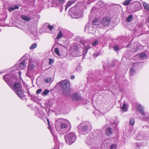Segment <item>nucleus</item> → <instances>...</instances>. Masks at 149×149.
<instances>
[{
    "instance_id": "obj_1",
    "label": "nucleus",
    "mask_w": 149,
    "mask_h": 149,
    "mask_svg": "<svg viewBox=\"0 0 149 149\" xmlns=\"http://www.w3.org/2000/svg\"><path fill=\"white\" fill-rule=\"evenodd\" d=\"M55 127L59 134H64L68 132L71 129L70 123L67 120L60 118L55 122Z\"/></svg>"
},
{
    "instance_id": "obj_2",
    "label": "nucleus",
    "mask_w": 149,
    "mask_h": 149,
    "mask_svg": "<svg viewBox=\"0 0 149 149\" xmlns=\"http://www.w3.org/2000/svg\"><path fill=\"white\" fill-rule=\"evenodd\" d=\"M3 79L15 92L22 89V86L20 83H15L13 86V84L16 80L17 78L15 76L10 74H7L3 77Z\"/></svg>"
},
{
    "instance_id": "obj_3",
    "label": "nucleus",
    "mask_w": 149,
    "mask_h": 149,
    "mask_svg": "<svg viewBox=\"0 0 149 149\" xmlns=\"http://www.w3.org/2000/svg\"><path fill=\"white\" fill-rule=\"evenodd\" d=\"M91 128V125L89 122H83L78 126V130L81 134H84L90 132Z\"/></svg>"
},
{
    "instance_id": "obj_4",
    "label": "nucleus",
    "mask_w": 149,
    "mask_h": 149,
    "mask_svg": "<svg viewBox=\"0 0 149 149\" xmlns=\"http://www.w3.org/2000/svg\"><path fill=\"white\" fill-rule=\"evenodd\" d=\"M57 85L61 86L63 93L68 95L69 93L70 89V84L68 81L67 79L57 83Z\"/></svg>"
},
{
    "instance_id": "obj_5",
    "label": "nucleus",
    "mask_w": 149,
    "mask_h": 149,
    "mask_svg": "<svg viewBox=\"0 0 149 149\" xmlns=\"http://www.w3.org/2000/svg\"><path fill=\"white\" fill-rule=\"evenodd\" d=\"M76 138L75 134L73 132L68 133L65 135L66 142L69 145H71L74 143Z\"/></svg>"
},
{
    "instance_id": "obj_6",
    "label": "nucleus",
    "mask_w": 149,
    "mask_h": 149,
    "mask_svg": "<svg viewBox=\"0 0 149 149\" xmlns=\"http://www.w3.org/2000/svg\"><path fill=\"white\" fill-rule=\"evenodd\" d=\"M76 6H75L74 7H72L70 10V12H72L74 10H76L75 12L72 13L71 14L72 18H78L82 17L83 12L82 10H77L76 8Z\"/></svg>"
},
{
    "instance_id": "obj_7",
    "label": "nucleus",
    "mask_w": 149,
    "mask_h": 149,
    "mask_svg": "<svg viewBox=\"0 0 149 149\" xmlns=\"http://www.w3.org/2000/svg\"><path fill=\"white\" fill-rule=\"evenodd\" d=\"M137 111L143 115V116L141 118V119L142 120L146 121L148 120L149 118L148 116L147 115L146 113L144 112V107H142L141 105L139 104L137 106Z\"/></svg>"
},
{
    "instance_id": "obj_8",
    "label": "nucleus",
    "mask_w": 149,
    "mask_h": 149,
    "mask_svg": "<svg viewBox=\"0 0 149 149\" xmlns=\"http://www.w3.org/2000/svg\"><path fill=\"white\" fill-rule=\"evenodd\" d=\"M85 142L89 146H93L96 143L95 138L92 134H90L86 138Z\"/></svg>"
},
{
    "instance_id": "obj_9",
    "label": "nucleus",
    "mask_w": 149,
    "mask_h": 149,
    "mask_svg": "<svg viewBox=\"0 0 149 149\" xmlns=\"http://www.w3.org/2000/svg\"><path fill=\"white\" fill-rule=\"evenodd\" d=\"M95 29L91 24L88 23L86 25L85 28V31L86 32L93 33L95 32Z\"/></svg>"
},
{
    "instance_id": "obj_10",
    "label": "nucleus",
    "mask_w": 149,
    "mask_h": 149,
    "mask_svg": "<svg viewBox=\"0 0 149 149\" xmlns=\"http://www.w3.org/2000/svg\"><path fill=\"white\" fill-rule=\"evenodd\" d=\"M68 32V31L65 29L60 30L56 38L58 39L61 38L63 36L64 37L67 36L68 35L67 33Z\"/></svg>"
},
{
    "instance_id": "obj_11",
    "label": "nucleus",
    "mask_w": 149,
    "mask_h": 149,
    "mask_svg": "<svg viewBox=\"0 0 149 149\" xmlns=\"http://www.w3.org/2000/svg\"><path fill=\"white\" fill-rule=\"evenodd\" d=\"M27 58L24 56H23L21 59V62L19 65V69H23L25 68L26 64L27 63Z\"/></svg>"
},
{
    "instance_id": "obj_12",
    "label": "nucleus",
    "mask_w": 149,
    "mask_h": 149,
    "mask_svg": "<svg viewBox=\"0 0 149 149\" xmlns=\"http://www.w3.org/2000/svg\"><path fill=\"white\" fill-rule=\"evenodd\" d=\"M111 19L109 17H104L101 20L102 24L104 26H107L110 24Z\"/></svg>"
},
{
    "instance_id": "obj_13",
    "label": "nucleus",
    "mask_w": 149,
    "mask_h": 149,
    "mask_svg": "<svg viewBox=\"0 0 149 149\" xmlns=\"http://www.w3.org/2000/svg\"><path fill=\"white\" fill-rule=\"evenodd\" d=\"M66 0H54L53 3L54 4L57 6H59L60 5H62L64 3Z\"/></svg>"
},
{
    "instance_id": "obj_14",
    "label": "nucleus",
    "mask_w": 149,
    "mask_h": 149,
    "mask_svg": "<svg viewBox=\"0 0 149 149\" xmlns=\"http://www.w3.org/2000/svg\"><path fill=\"white\" fill-rule=\"evenodd\" d=\"M72 99L74 100H80L81 99V97L80 94L77 93H76L73 94L72 96Z\"/></svg>"
},
{
    "instance_id": "obj_15",
    "label": "nucleus",
    "mask_w": 149,
    "mask_h": 149,
    "mask_svg": "<svg viewBox=\"0 0 149 149\" xmlns=\"http://www.w3.org/2000/svg\"><path fill=\"white\" fill-rule=\"evenodd\" d=\"M21 17L23 19L27 22L29 21L31 18V14L27 15H21Z\"/></svg>"
},
{
    "instance_id": "obj_16",
    "label": "nucleus",
    "mask_w": 149,
    "mask_h": 149,
    "mask_svg": "<svg viewBox=\"0 0 149 149\" xmlns=\"http://www.w3.org/2000/svg\"><path fill=\"white\" fill-rule=\"evenodd\" d=\"M35 115L38 118L42 119L44 117L45 115L43 112L41 111L40 112L38 110L35 113Z\"/></svg>"
},
{
    "instance_id": "obj_17",
    "label": "nucleus",
    "mask_w": 149,
    "mask_h": 149,
    "mask_svg": "<svg viewBox=\"0 0 149 149\" xmlns=\"http://www.w3.org/2000/svg\"><path fill=\"white\" fill-rule=\"evenodd\" d=\"M15 93H16L17 96L20 98L22 99L24 97L23 93L22 92V89L16 91Z\"/></svg>"
},
{
    "instance_id": "obj_18",
    "label": "nucleus",
    "mask_w": 149,
    "mask_h": 149,
    "mask_svg": "<svg viewBox=\"0 0 149 149\" xmlns=\"http://www.w3.org/2000/svg\"><path fill=\"white\" fill-rule=\"evenodd\" d=\"M105 5V3L102 1H99L97 3L96 6L97 8H99L104 7Z\"/></svg>"
},
{
    "instance_id": "obj_19",
    "label": "nucleus",
    "mask_w": 149,
    "mask_h": 149,
    "mask_svg": "<svg viewBox=\"0 0 149 149\" xmlns=\"http://www.w3.org/2000/svg\"><path fill=\"white\" fill-rule=\"evenodd\" d=\"M54 80V78L48 77L47 78H45L44 81L46 83L50 84L52 83Z\"/></svg>"
},
{
    "instance_id": "obj_20",
    "label": "nucleus",
    "mask_w": 149,
    "mask_h": 149,
    "mask_svg": "<svg viewBox=\"0 0 149 149\" xmlns=\"http://www.w3.org/2000/svg\"><path fill=\"white\" fill-rule=\"evenodd\" d=\"M19 7L17 5L12 6L11 7H9L8 8V9L10 12H12L15 9H19Z\"/></svg>"
},
{
    "instance_id": "obj_21",
    "label": "nucleus",
    "mask_w": 149,
    "mask_h": 149,
    "mask_svg": "<svg viewBox=\"0 0 149 149\" xmlns=\"http://www.w3.org/2000/svg\"><path fill=\"white\" fill-rule=\"evenodd\" d=\"M135 4L136 5L135 8L136 10H139L141 9L142 7L141 3L136 1L135 2Z\"/></svg>"
},
{
    "instance_id": "obj_22",
    "label": "nucleus",
    "mask_w": 149,
    "mask_h": 149,
    "mask_svg": "<svg viewBox=\"0 0 149 149\" xmlns=\"http://www.w3.org/2000/svg\"><path fill=\"white\" fill-rule=\"evenodd\" d=\"M100 24V21L99 19H95L93 21L92 24L94 26H98Z\"/></svg>"
},
{
    "instance_id": "obj_23",
    "label": "nucleus",
    "mask_w": 149,
    "mask_h": 149,
    "mask_svg": "<svg viewBox=\"0 0 149 149\" xmlns=\"http://www.w3.org/2000/svg\"><path fill=\"white\" fill-rule=\"evenodd\" d=\"M74 0L69 1L65 5V10H66L68 8L74 3Z\"/></svg>"
},
{
    "instance_id": "obj_24",
    "label": "nucleus",
    "mask_w": 149,
    "mask_h": 149,
    "mask_svg": "<svg viewBox=\"0 0 149 149\" xmlns=\"http://www.w3.org/2000/svg\"><path fill=\"white\" fill-rule=\"evenodd\" d=\"M106 134L108 136H110L112 134L111 128L110 127L107 128L106 130Z\"/></svg>"
},
{
    "instance_id": "obj_25",
    "label": "nucleus",
    "mask_w": 149,
    "mask_h": 149,
    "mask_svg": "<svg viewBox=\"0 0 149 149\" xmlns=\"http://www.w3.org/2000/svg\"><path fill=\"white\" fill-rule=\"evenodd\" d=\"M144 138L143 136L141 134H138L135 137V139L137 140H142Z\"/></svg>"
},
{
    "instance_id": "obj_26",
    "label": "nucleus",
    "mask_w": 149,
    "mask_h": 149,
    "mask_svg": "<svg viewBox=\"0 0 149 149\" xmlns=\"http://www.w3.org/2000/svg\"><path fill=\"white\" fill-rule=\"evenodd\" d=\"M29 69H30V70H32L35 67V66L31 64V59H29Z\"/></svg>"
},
{
    "instance_id": "obj_27",
    "label": "nucleus",
    "mask_w": 149,
    "mask_h": 149,
    "mask_svg": "<svg viewBox=\"0 0 149 149\" xmlns=\"http://www.w3.org/2000/svg\"><path fill=\"white\" fill-rule=\"evenodd\" d=\"M143 4L145 9L149 10V4L145 2H143Z\"/></svg>"
},
{
    "instance_id": "obj_28",
    "label": "nucleus",
    "mask_w": 149,
    "mask_h": 149,
    "mask_svg": "<svg viewBox=\"0 0 149 149\" xmlns=\"http://www.w3.org/2000/svg\"><path fill=\"white\" fill-rule=\"evenodd\" d=\"M91 47L90 45H88L87 46L84 47V52L85 53V54L86 53L88 50L90 49Z\"/></svg>"
},
{
    "instance_id": "obj_29",
    "label": "nucleus",
    "mask_w": 149,
    "mask_h": 149,
    "mask_svg": "<svg viewBox=\"0 0 149 149\" xmlns=\"http://www.w3.org/2000/svg\"><path fill=\"white\" fill-rule=\"evenodd\" d=\"M122 110L123 111H127V107L126 104L124 103L123 104V106L121 108Z\"/></svg>"
},
{
    "instance_id": "obj_30",
    "label": "nucleus",
    "mask_w": 149,
    "mask_h": 149,
    "mask_svg": "<svg viewBox=\"0 0 149 149\" xmlns=\"http://www.w3.org/2000/svg\"><path fill=\"white\" fill-rule=\"evenodd\" d=\"M94 114L95 115V116L96 117H97L99 116H101L102 114V113H101L100 111H98V110H96L94 112Z\"/></svg>"
},
{
    "instance_id": "obj_31",
    "label": "nucleus",
    "mask_w": 149,
    "mask_h": 149,
    "mask_svg": "<svg viewBox=\"0 0 149 149\" xmlns=\"http://www.w3.org/2000/svg\"><path fill=\"white\" fill-rule=\"evenodd\" d=\"M72 48L74 51H77L78 50L79 47L77 44H74L72 47Z\"/></svg>"
},
{
    "instance_id": "obj_32",
    "label": "nucleus",
    "mask_w": 149,
    "mask_h": 149,
    "mask_svg": "<svg viewBox=\"0 0 149 149\" xmlns=\"http://www.w3.org/2000/svg\"><path fill=\"white\" fill-rule=\"evenodd\" d=\"M132 0H125L123 2V4L124 6H127L129 4Z\"/></svg>"
},
{
    "instance_id": "obj_33",
    "label": "nucleus",
    "mask_w": 149,
    "mask_h": 149,
    "mask_svg": "<svg viewBox=\"0 0 149 149\" xmlns=\"http://www.w3.org/2000/svg\"><path fill=\"white\" fill-rule=\"evenodd\" d=\"M139 56L141 59H145L146 58V56L144 53H142L140 54Z\"/></svg>"
},
{
    "instance_id": "obj_34",
    "label": "nucleus",
    "mask_w": 149,
    "mask_h": 149,
    "mask_svg": "<svg viewBox=\"0 0 149 149\" xmlns=\"http://www.w3.org/2000/svg\"><path fill=\"white\" fill-rule=\"evenodd\" d=\"M121 49V48H120L119 46L117 45H115L113 47V49L116 52H117Z\"/></svg>"
},
{
    "instance_id": "obj_35",
    "label": "nucleus",
    "mask_w": 149,
    "mask_h": 149,
    "mask_svg": "<svg viewBox=\"0 0 149 149\" xmlns=\"http://www.w3.org/2000/svg\"><path fill=\"white\" fill-rule=\"evenodd\" d=\"M136 73L135 70L133 68H131L130 69V73L131 75H132Z\"/></svg>"
},
{
    "instance_id": "obj_36",
    "label": "nucleus",
    "mask_w": 149,
    "mask_h": 149,
    "mask_svg": "<svg viewBox=\"0 0 149 149\" xmlns=\"http://www.w3.org/2000/svg\"><path fill=\"white\" fill-rule=\"evenodd\" d=\"M135 123L134 119L133 118H131L130 120L129 123L131 125H133Z\"/></svg>"
},
{
    "instance_id": "obj_37",
    "label": "nucleus",
    "mask_w": 149,
    "mask_h": 149,
    "mask_svg": "<svg viewBox=\"0 0 149 149\" xmlns=\"http://www.w3.org/2000/svg\"><path fill=\"white\" fill-rule=\"evenodd\" d=\"M133 17V16L132 15H130L126 19V21L127 22H130L132 20Z\"/></svg>"
},
{
    "instance_id": "obj_38",
    "label": "nucleus",
    "mask_w": 149,
    "mask_h": 149,
    "mask_svg": "<svg viewBox=\"0 0 149 149\" xmlns=\"http://www.w3.org/2000/svg\"><path fill=\"white\" fill-rule=\"evenodd\" d=\"M37 46V44L34 43L31 46L29 47V49H32L35 48Z\"/></svg>"
},
{
    "instance_id": "obj_39",
    "label": "nucleus",
    "mask_w": 149,
    "mask_h": 149,
    "mask_svg": "<svg viewBox=\"0 0 149 149\" xmlns=\"http://www.w3.org/2000/svg\"><path fill=\"white\" fill-rule=\"evenodd\" d=\"M54 51V52L58 56H59L60 55L59 51L57 48H55Z\"/></svg>"
},
{
    "instance_id": "obj_40",
    "label": "nucleus",
    "mask_w": 149,
    "mask_h": 149,
    "mask_svg": "<svg viewBox=\"0 0 149 149\" xmlns=\"http://www.w3.org/2000/svg\"><path fill=\"white\" fill-rule=\"evenodd\" d=\"M76 70L79 72H80L81 71L82 67L79 64L77 66L76 68Z\"/></svg>"
},
{
    "instance_id": "obj_41",
    "label": "nucleus",
    "mask_w": 149,
    "mask_h": 149,
    "mask_svg": "<svg viewBox=\"0 0 149 149\" xmlns=\"http://www.w3.org/2000/svg\"><path fill=\"white\" fill-rule=\"evenodd\" d=\"M47 122L48 125V128L49 130H50V131L52 134L53 135V133L52 132V130L51 129V127H50V123H49V120L48 119H47Z\"/></svg>"
},
{
    "instance_id": "obj_42",
    "label": "nucleus",
    "mask_w": 149,
    "mask_h": 149,
    "mask_svg": "<svg viewBox=\"0 0 149 149\" xmlns=\"http://www.w3.org/2000/svg\"><path fill=\"white\" fill-rule=\"evenodd\" d=\"M49 92V90L45 89L44 90L43 92V94L44 95H47Z\"/></svg>"
},
{
    "instance_id": "obj_43",
    "label": "nucleus",
    "mask_w": 149,
    "mask_h": 149,
    "mask_svg": "<svg viewBox=\"0 0 149 149\" xmlns=\"http://www.w3.org/2000/svg\"><path fill=\"white\" fill-rule=\"evenodd\" d=\"M116 144H113L111 146L110 149H116Z\"/></svg>"
},
{
    "instance_id": "obj_44",
    "label": "nucleus",
    "mask_w": 149,
    "mask_h": 149,
    "mask_svg": "<svg viewBox=\"0 0 149 149\" xmlns=\"http://www.w3.org/2000/svg\"><path fill=\"white\" fill-rule=\"evenodd\" d=\"M98 42L97 40H95L94 42L92 43V45L93 46H96L98 43Z\"/></svg>"
},
{
    "instance_id": "obj_45",
    "label": "nucleus",
    "mask_w": 149,
    "mask_h": 149,
    "mask_svg": "<svg viewBox=\"0 0 149 149\" xmlns=\"http://www.w3.org/2000/svg\"><path fill=\"white\" fill-rule=\"evenodd\" d=\"M136 146L137 148H139L141 145V143H136Z\"/></svg>"
},
{
    "instance_id": "obj_46",
    "label": "nucleus",
    "mask_w": 149,
    "mask_h": 149,
    "mask_svg": "<svg viewBox=\"0 0 149 149\" xmlns=\"http://www.w3.org/2000/svg\"><path fill=\"white\" fill-rule=\"evenodd\" d=\"M47 27L48 29H49L50 30H51L52 29L53 26H50L49 25H48Z\"/></svg>"
},
{
    "instance_id": "obj_47",
    "label": "nucleus",
    "mask_w": 149,
    "mask_h": 149,
    "mask_svg": "<svg viewBox=\"0 0 149 149\" xmlns=\"http://www.w3.org/2000/svg\"><path fill=\"white\" fill-rule=\"evenodd\" d=\"M42 91V90L41 89H38L36 91V93L37 94L40 93Z\"/></svg>"
},
{
    "instance_id": "obj_48",
    "label": "nucleus",
    "mask_w": 149,
    "mask_h": 149,
    "mask_svg": "<svg viewBox=\"0 0 149 149\" xmlns=\"http://www.w3.org/2000/svg\"><path fill=\"white\" fill-rule=\"evenodd\" d=\"M95 0H88V4H90L91 3L94 1Z\"/></svg>"
},
{
    "instance_id": "obj_49",
    "label": "nucleus",
    "mask_w": 149,
    "mask_h": 149,
    "mask_svg": "<svg viewBox=\"0 0 149 149\" xmlns=\"http://www.w3.org/2000/svg\"><path fill=\"white\" fill-rule=\"evenodd\" d=\"M99 55V54L98 53H95L93 54V55L94 56L96 57L97 56Z\"/></svg>"
},
{
    "instance_id": "obj_50",
    "label": "nucleus",
    "mask_w": 149,
    "mask_h": 149,
    "mask_svg": "<svg viewBox=\"0 0 149 149\" xmlns=\"http://www.w3.org/2000/svg\"><path fill=\"white\" fill-rule=\"evenodd\" d=\"M118 123L116 120L113 123V124L115 125L116 126H117Z\"/></svg>"
},
{
    "instance_id": "obj_51",
    "label": "nucleus",
    "mask_w": 149,
    "mask_h": 149,
    "mask_svg": "<svg viewBox=\"0 0 149 149\" xmlns=\"http://www.w3.org/2000/svg\"><path fill=\"white\" fill-rule=\"evenodd\" d=\"M49 65H51L52 64V61H53L52 59H49Z\"/></svg>"
},
{
    "instance_id": "obj_52",
    "label": "nucleus",
    "mask_w": 149,
    "mask_h": 149,
    "mask_svg": "<svg viewBox=\"0 0 149 149\" xmlns=\"http://www.w3.org/2000/svg\"><path fill=\"white\" fill-rule=\"evenodd\" d=\"M74 78V75H72L70 76V78L72 79H73Z\"/></svg>"
},
{
    "instance_id": "obj_53",
    "label": "nucleus",
    "mask_w": 149,
    "mask_h": 149,
    "mask_svg": "<svg viewBox=\"0 0 149 149\" xmlns=\"http://www.w3.org/2000/svg\"><path fill=\"white\" fill-rule=\"evenodd\" d=\"M23 31H25L26 33H27V31L26 30V29L24 28H22Z\"/></svg>"
},
{
    "instance_id": "obj_54",
    "label": "nucleus",
    "mask_w": 149,
    "mask_h": 149,
    "mask_svg": "<svg viewBox=\"0 0 149 149\" xmlns=\"http://www.w3.org/2000/svg\"><path fill=\"white\" fill-rule=\"evenodd\" d=\"M95 8H96V7H93L92 9L91 12H92V11H93V12H94L93 10H94L95 9Z\"/></svg>"
},
{
    "instance_id": "obj_55",
    "label": "nucleus",
    "mask_w": 149,
    "mask_h": 149,
    "mask_svg": "<svg viewBox=\"0 0 149 149\" xmlns=\"http://www.w3.org/2000/svg\"><path fill=\"white\" fill-rule=\"evenodd\" d=\"M26 76L29 77H30V76H29V74L28 73H27L26 74Z\"/></svg>"
},
{
    "instance_id": "obj_56",
    "label": "nucleus",
    "mask_w": 149,
    "mask_h": 149,
    "mask_svg": "<svg viewBox=\"0 0 149 149\" xmlns=\"http://www.w3.org/2000/svg\"><path fill=\"white\" fill-rule=\"evenodd\" d=\"M58 148V146H54V149H56Z\"/></svg>"
},
{
    "instance_id": "obj_57",
    "label": "nucleus",
    "mask_w": 149,
    "mask_h": 149,
    "mask_svg": "<svg viewBox=\"0 0 149 149\" xmlns=\"http://www.w3.org/2000/svg\"><path fill=\"white\" fill-rule=\"evenodd\" d=\"M18 66V64H16L15 66V67L17 68V67Z\"/></svg>"
},
{
    "instance_id": "obj_58",
    "label": "nucleus",
    "mask_w": 149,
    "mask_h": 149,
    "mask_svg": "<svg viewBox=\"0 0 149 149\" xmlns=\"http://www.w3.org/2000/svg\"><path fill=\"white\" fill-rule=\"evenodd\" d=\"M148 22L149 23V17L148 18Z\"/></svg>"
},
{
    "instance_id": "obj_59",
    "label": "nucleus",
    "mask_w": 149,
    "mask_h": 149,
    "mask_svg": "<svg viewBox=\"0 0 149 149\" xmlns=\"http://www.w3.org/2000/svg\"><path fill=\"white\" fill-rule=\"evenodd\" d=\"M2 73V72H0V73Z\"/></svg>"
}]
</instances>
